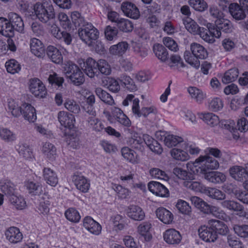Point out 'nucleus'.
I'll list each match as a JSON object with an SVG mask.
<instances>
[{"instance_id": "obj_1", "label": "nucleus", "mask_w": 248, "mask_h": 248, "mask_svg": "<svg viewBox=\"0 0 248 248\" xmlns=\"http://www.w3.org/2000/svg\"><path fill=\"white\" fill-rule=\"evenodd\" d=\"M190 50L192 55L188 51H186L184 57L186 61L192 67L197 69L200 67L199 59H206L208 53L206 49L201 45L193 43L190 45Z\"/></svg>"}, {"instance_id": "obj_2", "label": "nucleus", "mask_w": 248, "mask_h": 248, "mask_svg": "<svg viewBox=\"0 0 248 248\" xmlns=\"http://www.w3.org/2000/svg\"><path fill=\"white\" fill-rule=\"evenodd\" d=\"M201 20V23L206 26L208 29V33L210 36L214 37L219 38L221 36V31L225 33H230L232 31L233 26L231 22L226 18L222 17L220 19H216L215 21V26L212 24L208 23L203 19Z\"/></svg>"}, {"instance_id": "obj_3", "label": "nucleus", "mask_w": 248, "mask_h": 248, "mask_svg": "<svg viewBox=\"0 0 248 248\" xmlns=\"http://www.w3.org/2000/svg\"><path fill=\"white\" fill-rule=\"evenodd\" d=\"M33 10L36 17L44 23H46L55 17L54 9L49 0L37 2L33 6Z\"/></svg>"}, {"instance_id": "obj_4", "label": "nucleus", "mask_w": 248, "mask_h": 248, "mask_svg": "<svg viewBox=\"0 0 248 248\" xmlns=\"http://www.w3.org/2000/svg\"><path fill=\"white\" fill-rule=\"evenodd\" d=\"M183 23L186 29L193 34H198L205 41L209 43L215 42V39L208 33V29L200 27L191 18L186 17L183 19Z\"/></svg>"}, {"instance_id": "obj_5", "label": "nucleus", "mask_w": 248, "mask_h": 248, "mask_svg": "<svg viewBox=\"0 0 248 248\" xmlns=\"http://www.w3.org/2000/svg\"><path fill=\"white\" fill-rule=\"evenodd\" d=\"M65 74L71 82L76 86L82 84L84 81V76L78 66L71 62H68L64 67Z\"/></svg>"}, {"instance_id": "obj_6", "label": "nucleus", "mask_w": 248, "mask_h": 248, "mask_svg": "<svg viewBox=\"0 0 248 248\" xmlns=\"http://www.w3.org/2000/svg\"><path fill=\"white\" fill-rule=\"evenodd\" d=\"M80 38L89 46H91L99 36L97 30L91 24H86V26L78 29Z\"/></svg>"}, {"instance_id": "obj_7", "label": "nucleus", "mask_w": 248, "mask_h": 248, "mask_svg": "<svg viewBox=\"0 0 248 248\" xmlns=\"http://www.w3.org/2000/svg\"><path fill=\"white\" fill-rule=\"evenodd\" d=\"M29 90L35 96L40 98L45 97L47 93L45 86L38 78H33L30 80Z\"/></svg>"}, {"instance_id": "obj_8", "label": "nucleus", "mask_w": 248, "mask_h": 248, "mask_svg": "<svg viewBox=\"0 0 248 248\" xmlns=\"http://www.w3.org/2000/svg\"><path fill=\"white\" fill-rule=\"evenodd\" d=\"M200 173L204 174L207 170L217 169L219 167V163L215 158L208 155L200 156Z\"/></svg>"}, {"instance_id": "obj_9", "label": "nucleus", "mask_w": 248, "mask_h": 248, "mask_svg": "<svg viewBox=\"0 0 248 248\" xmlns=\"http://www.w3.org/2000/svg\"><path fill=\"white\" fill-rule=\"evenodd\" d=\"M198 232L200 237L206 242H214L217 238L216 232L208 224L207 226H201L198 229Z\"/></svg>"}, {"instance_id": "obj_10", "label": "nucleus", "mask_w": 248, "mask_h": 248, "mask_svg": "<svg viewBox=\"0 0 248 248\" xmlns=\"http://www.w3.org/2000/svg\"><path fill=\"white\" fill-rule=\"evenodd\" d=\"M76 188L83 193L87 192L90 187V180L81 174H75L72 177Z\"/></svg>"}, {"instance_id": "obj_11", "label": "nucleus", "mask_w": 248, "mask_h": 248, "mask_svg": "<svg viewBox=\"0 0 248 248\" xmlns=\"http://www.w3.org/2000/svg\"><path fill=\"white\" fill-rule=\"evenodd\" d=\"M111 113L119 124L126 127H129L131 125V121L120 108L112 107L111 108Z\"/></svg>"}, {"instance_id": "obj_12", "label": "nucleus", "mask_w": 248, "mask_h": 248, "mask_svg": "<svg viewBox=\"0 0 248 248\" xmlns=\"http://www.w3.org/2000/svg\"><path fill=\"white\" fill-rule=\"evenodd\" d=\"M121 9L124 15L133 19H138L140 16L137 7L130 2H124L122 4Z\"/></svg>"}, {"instance_id": "obj_13", "label": "nucleus", "mask_w": 248, "mask_h": 248, "mask_svg": "<svg viewBox=\"0 0 248 248\" xmlns=\"http://www.w3.org/2000/svg\"><path fill=\"white\" fill-rule=\"evenodd\" d=\"M20 114L24 118L30 123L34 122L37 119L36 110L31 104L24 103L21 106Z\"/></svg>"}, {"instance_id": "obj_14", "label": "nucleus", "mask_w": 248, "mask_h": 248, "mask_svg": "<svg viewBox=\"0 0 248 248\" xmlns=\"http://www.w3.org/2000/svg\"><path fill=\"white\" fill-rule=\"evenodd\" d=\"M126 214L131 219L140 221L145 217V213L140 206L136 205H130L126 209Z\"/></svg>"}, {"instance_id": "obj_15", "label": "nucleus", "mask_w": 248, "mask_h": 248, "mask_svg": "<svg viewBox=\"0 0 248 248\" xmlns=\"http://www.w3.org/2000/svg\"><path fill=\"white\" fill-rule=\"evenodd\" d=\"M8 19L11 24L13 31H16L23 33L24 25L21 17L16 13L11 12L8 14Z\"/></svg>"}, {"instance_id": "obj_16", "label": "nucleus", "mask_w": 248, "mask_h": 248, "mask_svg": "<svg viewBox=\"0 0 248 248\" xmlns=\"http://www.w3.org/2000/svg\"><path fill=\"white\" fill-rule=\"evenodd\" d=\"M57 117L61 124L64 127L70 129L74 127L75 119L73 115L65 111H60L58 113Z\"/></svg>"}, {"instance_id": "obj_17", "label": "nucleus", "mask_w": 248, "mask_h": 248, "mask_svg": "<svg viewBox=\"0 0 248 248\" xmlns=\"http://www.w3.org/2000/svg\"><path fill=\"white\" fill-rule=\"evenodd\" d=\"M83 62V66H81L85 73L90 78H93L98 72L97 62L92 58H88Z\"/></svg>"}, {"instance_id": "obj_18", "label": "nucleus", "mask_w": 248, "mask_h": 248, "mask_svg": "<svg viewBox=\"0 0 248 248\" xmlns=\"http://www.w3.org/2000/svg\"><path fill=\"white\" fill-rule=\"evenodd\" d=\"M148 189L156 196L165 197L169 195L168 189L163 185L157 182H150L148 184Z\"/></svg>"}, {"instance_id": "obj_19", "label": "nucleus", "mask_w": 248, "mask_h": 248, "mask_svg": "<svg viewBox=\"0 0 248 248\" xmlns=\"http://www.w3.org/2000/svg\"><path fill=\"white\" fill-rule=\"evenodd\" d=\"M83 225L86 229L93 234L98 235L101 232V225L90 217H86L84 218Z\"/></svg>"}, {"instance_id": "obj_20", "label": "nucleus", "mask_w": 248, "mask_h": 248, "mask_svg": "<svg viewBox=\"0 0 248 248\" xmlns=\"http://www.w3.org/2000/svg\"><path fill=\"white\" fill-rule=\"evenodd\" d=\"M50 31L52 35L57 39L63 40L67 45L71 44L72 37L69 33L61 31L56 25H53L51 27Z\"/></svg>"}, {"instance_id": "obj_21", "label": "nucleus", "mask_w": 248, "mask_h": 248, "mask_svg": "<svg viewBox=\"0 0 248 248\" xmlns=\"http://www.w3.org/2000/svg\"><path fill=\"white\" fill-rule=\"evenodd\" d=\"M6 239L11 243L16 244L21 241L22 233L19 229L16 227H11L5 232Z\"/></svg>"}, {"instance_id": "obj_22", "label": "nucleus", "mask_w": 248, "mask_h": 248, "mask_svg": "<svg viewBox=\"0 0 248 248\" xmlns=\"http://www.w3.org/2000/svg\"><path fill=\"white\" fill-rule=\"evenodd\" d=\"M164 240L169 244H179L181 240V236L179 232L172 229H168L163 234Z\"/></svg>"}, {"instance_id": "obj_23", "label": "nucleus", "mask_w": 248, "mask_h": 248, "mask_svg": "<svg viewBox=\"0 0 248 248\" xmlns=\"http://www.w3.org/2000/svg\"><path fill=\"white\" fill-rule=\"evenodd\" d=\"M31 51L35 56L42 57L45 52V46L39 39L33 38L30 40Z\"/></svg>"}, {"instance_id": "obj_24", "label": "nucleus", "mask_w": 248, "mask_h": 248, "mask_svg": "<svg viewBox=\"0 0 248 248\" xmlns=\"http://www.w3.org/2000/svg\"><path fill=\"white\" fill-rule=\"evenodd\" d=\"M208 225L212 228L216 234L225 235L227 233L228 228L226 224L222 221L214 219H210L208 221Z\"/></svg>"}, {"instance_id": "obj_25", "label": "nucleus", "mask_w": 248, "mask_h": 248, "mask_svg": "<svg viewBox=\"0 0 248 248\" xmlns=\"http://www.w3.org/2000/svg\"><path fill=\"white\" fill-rule=\"evenodd\" d=\"M204 178L209 182L217 184L223 183L226 180V176L219 171H209L205 172Z\"/></svg>"}, {"instance_id": "obj_26", "label": "nucleus", "mask_w": 248, "mask_h": 248, "mask_svg": "<svg viewBox=\"0 0 248 248\" xmlns=\"http://www.w3.org/2000/svg\"><path fill=\"white\" fill-rule=\"evenodd\" d=\"M46 54L51 61L55 63L60 64L62 62L63 57L60 50L52 46H49L46 49Z\"/></svg>"}, {"instance_id": "obj_27", "label": "nucleus", "mask_w": 248, "mask_h": 248, "mask_svg": "<svg viewBox=\"0 0 248 248\" xmlns=\"http://www.w3.org/2000/svg\"><path fill=\"white\" fill-rule=\"evenodd\" d=\"M157 218L163 223L167 224L172 222L173 219L172 214L164 207H159L155 211Z\"/></svg>"}, {"instance_id": "obj_28", "label": "nucleus", "mask_w": 248, "mask_h": 248, "mask_svg": "<svg viewBox=\"0 0 248 248\" xmlns=\"http://www.w3.org/2000/svg\"><path fill=\"white\" fill-rule=\"evenodd\" d=\"M0 33L7 37L14 36V31L9 19L0 17Z\"/></svg>"}, {"instance_id": "obj_29", "label": "nucleus", "mask_w": 248, "mask_h": 248, "mask_svg": "<svg viewBox=\"0 0 248 248\" xmlns=\"http://www.w3.org/2000/svg\"><path fill=\"white\" fill-rule=\"evenodd\" d=\"M122 156L127 161L132 164H138L140 161V157L137 153L133 150L125 147L122 149Z\"/></svg>"}, {"instance_id": "obj_30", "label": "nucleus", "mask_w": 248, "mask_h": 248, "mask_svg": "<svg viewBox=\"0 0 248 248\" xmlns=\"http://www.w3.org/2000/svg\"><path fill=\"white\" fill-rule=\"evenodd\" d=\"M229 172L230 175L238 181H242L247 177L245 166H234L230 169Z\"/></svg>"}, {"instance_id": "obj_31", "label": "nucleus", "mask_w": 248, "mask_h": 248, "mask_svg": "<svg viewBox=\"0 0 248 248\" xmlns=\"http://www.w3.org/2000/svg\"><path fill=\"white\" fill-rule=\"evenodd\" d=\"M0 188L1 191L8 198L16 193L15 186L10 180H1L0 181Z\"/></svg>"}, {"instance_id": "obj_32", "label": "nucleus", "mask_w": 248, "mask_h": 248, "mask_svg": "<svg viewBox=\"0 0 248 248\" xmlns=\"http://www.w3.org/2000/svg\"><path fill=\"white\" fill-rule=\"evenodd\" d=\"M43 177L46 183L55 186L58 183V178L56 173L49 168L43 169Z\"/></svg>"}, {"instance_id": "obj_33", "label": "nucleus", "mask_w": 248, "mask_h": 248, "mask_svg": "<svg viewBox=\"0 0 248 248\" xmlns=\"http://www.w3.org/2000/svg\"><path fill=\"white\" fill-rule=\"evenodd\" d=\"M229 10L232 16L236 20H242L246 17L244 9L236 3H231L229 5Z\"/></svg>"}, {"instance_id": "obj_34", "label": "nucleus", "mask_w": 248, "mask_h": 248, "mask_svg": "<svg viewBox=\"0 0 248 248\" xmlns=\"http://www.w3.org/2000/svg\"><path fill=\"white\" fill-rule=\"evenodd\" d=\"M25 186L31 195H39L43 192L42 186L39 182L28 181L25 182Z\"/></svg>"}, {"instance_id": "obj_35", "label": "nucleus", "mask_w": 248, "mask_h": 248, "mask_svg": "<svg viewBox=\"0 0 248 248\" xmlns=\"http://www.w3.org/2000/svg\"><path fill=\"white\" fill-rule=\"evenodd\" d=\"M128 48V44L126 42L122 41L111 46L109 48V52L112 55L121 56L126 52Z\"/></svg>"}, {"instance_id": "obj_36", "label": "nucleus", "mask_w": 248, "mask_h": 248, "mask_svg": "<svg viewBox=\"0 0 248 248\" xmlns=\"http://www.w3.org/2000/svg\"><path fill=\"white\" fill-rule=\"evenodd\" d=\"M187 91L191 97L198 104H202L206 97V94L196 87H190L187 89Z\"/></svg>"}, {"instance_id": "obj_37", "label": "nucleus", "mask_w": 248, "mask_h": 248, "mask_svg": "<svg viewBox=\"0 0 248 248\" xmlns=\"http://www.w3.org/2000/svg\"><path fill=\"white\" fill-rule=\"evenodd\" d=\"M95 93L100 99L105 104L110 106L115 104L112 96L101 88H96L95 90Z\"/></svg>"}, {"instance_id": "obj_38", "label": "nucleus", "mask_w": 248, "mask_h": 248, "mask_svg": "<svg viewBox=\"0 0 248 248\" xmlns=\"http://www.w3.org/2000/svg\"><path fill=\"white\" fill-rule=\"evenodd\" d=\"M193 177H191V179L184 182V186L187 188L195 192H199L204 193V190L205 189L206 186L199 181H192Z\"/></svg>"}, {"instance_id": "obj_39", "label": "nucleus", "mask_w": 248, "mask_h": 248, "mask_svg": "<svg viewBox=\"0 0 248 248\" xmlns=\"http://www.w3.org/2000/svg\"><path fill=\"white\" fill-rule=\"evenodd\" d=\"M39 204L37 206L38 212L44 215H47L49 212L50 202L47 195H43L39 198Z\"/></svg>"}, {"instance_id": "obj_40", "label": "nucleus", "mask_w": 248, "mask_h": 248, "mask_svg": "<svg viewBox=\"0 0 248 248\" xmlns=\"http://www.w3.org/2000/svg\"><path fill=\"white\" fill-rule=\"evenodd\" d=\"M190 200L197 209L204 214H208L210 205L197 196H192L190 197Z\"/></svg>"}, {"instance_id": "obj_41", "label": "nucleus", "mask_w": 248, "mask_h": 248, "mask_svg": "<svg viewBox=\"0 0 248 248\" xmlns=\"http://www.w3.org/2000/svg\"><path fill=\"white\" fill-rule=\"evenodd\" d=\"M205 195L217 200H223L225 199V194L221 190L214 187H206L204 190Z\"/></svg>"}, {"instance_id": "obj_42", "label": "nucleus", "mask_w": 248, "mask_h": 248, "mask_svg": "<svg viewBox=\"0 0 248 248\" xmlns=\"http://www.w3.org/2000/svg\"><path fill=\"white\" fill-rule=\"evenodd\" d=\"M19 155L26 159H31L33 156L32 149L27 143H20L16 146Z\"/></svg>"}, {"instance_id": "obj_43", "label": "nucleus", "mask_w": 248, "mask_h": 248, "mask_svg": "<svg viewBox=\"0 0 248 248\" xmlns=\"http://www.w3.org/2000/svg\"><path fill=\"white\" fill-rule=\"evenodd\" d=\"M199 117L208 125L212 127L217 125L219 123L218 117L212 113H201L199 114Z\"/></svg>"}, {"instance_id": "obj_44", "label": "nucleus", "mask_w": 248, "mask_h": 248, "mask_svg": "<svg viewBox=\"0 0 248 248\" xmlns=\"http://www.w3.org/2000/svg\"><path fill=\"white\" fill-rule=\"evenodd\" d=\"M87 122L88 126L93 131L96 132H101L105 128L103 124L98 118L95 117H89Z\"/></svg>"}, {"instance_id": "obj_45", "label": "nucleus", "mask_w": 248, "mask_h": 248, "mask_svg": "<svg viewBox=\"0 0 248 248\" xmlns=\"http://www.w3.org/2000/svg\"><path fill=\"white\" fill-rule=\"evenodd\" d=\"M239 75L238 69L236 68H233L227 71L222 77L223 83L227 84L235 81Z\"/></svg>"}, {"instance_id": "obj_46", "label": "nucleus", "mask_w": 248, "mask_h": 248, "mask_svg": "<svg viewBox=\"0 0 248 248\" xmlns=\"http://www.w3.org/2000/svg\"><path fill=\"white\" fill-rule=\"evenodd\" d=\"M42 152L50 159H53L56 155V148L50 142H45L42 144Z\"/></svg>"}, {"instance_id": "obj_47", "label": "nucleus", "mask_w": 248, "mask_h": 248, "mask_svg": "<svg viewBox=\"0 0 248 248\" xmlns=\"http://www.w3.org/2000/svg\"><path fill=\"white\" fill-rule=\"evenodd\" d=\"M170 154L174 159L179 161H186L189 159V155L186 151L181 149L174 148L171 150Z\"/></svg>"}, {"instance_id": "obj_48", "label": "nucleus", "mask_w": 248, "mask_h": 248, "mask_svg": "<svg viewBox=\"0 0 248 248\" xmlns=\"http://www.w3.org/2000/svg\"><path fill=\"white\" fill-rule=\"evenodd\" d=\"M63 105L67 110L74 114H78L80 111L79 105L74 99H66Z\"/></svg>"}, {"instance_id": "obj_49", "label": "nucleus", "mask_w": 248, "mask_h": 248, "mask_svg": "<svg viewBox=\"0 0 248 248\" xmlns=\"http://www.w3.org/2000/svg\"><path fill=\"white\" fill-rule=\"evenodd\" d=\"M128 131L131 134V138L129 140V143L134 148L140 149L143 143V140L139 136L137 132H132L130 129Z\"/></svg>"}, {"instance_id": "obj_50", "label": "nucleus", "mask_w": 248, "mask_h": 248, "mask_svg": "<svg viewBox=\"0 0 248 248\" xmlns=\"http://www.w3.org/2000/svg\"><path fill=\"white\" fill-rule=\"evenodd\" d=\"M224 104L222 99L219 97H214L208 101V108L213 111L217 112L222 109Z\"/></svg>"}, {"instance_id": "obj_51", "label": "nucleus", "mask_w": 248, "mask_h": 248, "mask_svg": "<svg viewBox=\"0 0 248 248\" xmlns=\"http://www.w3.org/2000/svg\"><path fill=\"white\" fill-rule=\"evenodd\" d=\"M153 51L155 56L161 61H165L168 56L166 49L161 45L155 44L154 46Z\"/></svg>"}, {"instance_id": "obj_52", "label": "nucleus", "mask_w": 248, "mask_h": 248, "mask_svg": "<svg viewBox=\"0 0 248 248\" xmlns=\"http://www.w3.org/2000/svg\"><path fill=\"white\" fill-rule=\"evenodd\" d=\"M11 203L17 209H22L26 206L24 199L20 196H17L16 193L9 198Z\"/></svg>"}, {"instance_id": "obj_53", "label": "nucleus", "mask_w": 248, "mask_h": 248, "mask_svg": "<svg viewBox=\"0 0 248 248\" xmlns=\"http://www.w3.org/2000/svg\"><path fill=\"white\" fill-rule=\"evenodd\" d=\"M71 16L72 22L76 27L83 28L86 26V24L90 23L86 22L78 12H73L72 13Z\"/></svg>"}, {"instance_id": "obj_54", "label": "nucleus", "mask_w": 248, "mask_h": 248, "mask_svg": "<svg viewBox=\"0 0 248 248\" xmlns=\"http://www.w3.org/2000/svg\"><path fill=\"white\" fill-rule=\"evenodd\" d=\"M66 218L70 221L78 223L81 217L79 212L74 208H69L64 213Z\"/></svg>"}, {"instance_id": "obj_55", "label": "nucleus", "mask_w": 248, "mask_h": 248, "mask_svg": "<svg viewBox=\"0 0 248 248\" xmlns=\"http://www.w3.org/2000/svg\"><path fill=\"white\" fill-rule=\"evenodd\" d=\"M119 81L123 85L130 91H134L137 90V87L133 80L126 75H123L119 78Z\"/></svg>"}, {"instance_id": "obj_56", "label": "nucleus", "mask_w": 248, "mask_h": 248, "mask_svg": "<svg viewBox=\"0 0 248 248\" xmlns=\"http://www.w3.org/2000/svg\"><path fill=\"white\" fill-rule=\"evenodd\" d=\"M0 137L6 142H13L16 140V135L6 128L0 129Z\"/></svg>"}, {"instance_id": "obj_57", "label": "nucleus", "mask_w": 248, "mask_h": 248, "mask_svg": "<svg viewBox=\"0 0 248 248\" xmlns=\"http://www.w3.org/2000/svg\"><path fill=\"white\" fill-rule=\"evenodd\" d=\"M183 141V139L182 137L173 135L166 136L164 140L165 144L168 147L175 146Z\"/></svg>"}, {"instance_id": "obj_58", "label": "nucleus", "mask_w": 248, "mask_h": 248, "mask_svg": "<svg viewBox=\"0 0 248 248\" xmlns=\"http://www.w3.org/2000/svg\"><path fill=\"white\" fill-rule=\"evenodd\" d=\"M132 49L134 53L138 56L144 58L148 55V50L140 43L133 42Z\"/></svg>"}, {"instance_id": "obj_59", "label": "nucleus", "mask_w": 248, "mask_h": 248, "mask_svg": "<svg viewBox=\"0 0 248 248\" xmlns=\"http://www.w3.org/2000/svg\"><path fill=\"white\" fill-rule=\"evenodd\" d=\"M117 26L120 30L124 32L131 31L133 29L132 22L127 19L120 18L117 23Z\"/></svg>"}, {"instance_id": "obj_60", "label": "nucleus", "mask_w": 248, "mask_h": 248, "mask_svg": "<svg viewBox=\"0 0 248 248\" xmlns=\"http://www.w3.org/2000/svg\"><path fill=\"white\" fill-rule=\"evenodd\" d=\"M233 229L238 236L242 238L248 237V225L235 224L233 225Z\"/></svg>"}, {"instance_id": "obj_61", "label": "nucleus", "mask_w": 248, "mask_h": 248, "mask_svg": "<svg viewBox=\"0 0 248 248\" xmlns=\"http://www.w3.org/2000/svg\"><path fill=\"white\" fill-rule=\"evenodd\" d=\"M111 220L116 231H121L126 227V224L124 223L122 216L116 215L112 217Z\"/></svg>"}, {"instance_id": "obj_62", "label": "nucleus", "mask_w": 248, "mask_h": 248, "mask_svg": "<svg viewBox=\"0 0 248 248\" xmlns=\"http://www.w3.org/2000/svg\"><path fill=\"white\" fill-rule=\"evenodd\" d=\"M188 4L195 10L203 11L207 8V4L204 0H189Z\"/></svg>"}, {"instance_id": "obj_63", "label": "nucleus", "mask_w": 248, "mask_h": 248, "mask_svg": "<svg viewBox=\"0 0 248 248\" xmlns=\"http://www.w3.org/2000/svg\"><path fill=\"white\" fill-rule=\"evenodd\" d=\"M5 67L8 73L12 74L18 73L20 70V66L15 60H10L5 63Z\"/></svg>"}, {"instance_id": "obj_64", "label": "nucleus", "mask_w": 248, "mask_h": 248, "mask_svg": "<svg viewBox=\"0 0 248 248\" xmlns=\"http://www.w3.org/2000/svg\"><path fill=\"white\" fill-rule=\"evenodd\" d=\"M97 69L102 74L108 75L111 73L110 66L105 60H100L97 62Z\"/></svg>"}]
</instances>
